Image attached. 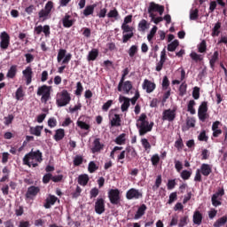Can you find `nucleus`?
Masks as SVG:
<instances>
[{"instance_id":"58836bf2","label":"nucleus","mask_w":227,"mask_h":227,"mask_svg":"<svg viewBox=\"0 0 227 227\" xmlns=\"http://www.w3.org/2000/svg\"><path fill=\"white\" fill-rule=\"evenodd\" d=\"M200 11L198 9L190 11V20H198L200 17Z\"/></svg>"},{"instance_id":"412c9836","label":"nucleus","mask_w":227,"mask_h":227,"mask_svg":"<svg viewBox=\"0 0 227 227\" xmlns=\"http://www.w3.org/2000/svg\"><path fill=\"white\" fill-rule=\"evenodd\" d=\"M200 173L203 176H208L212 173V167L207 163L200 166Z\"/></svg>"},{"instance_id":"774afa93","label":"nucleus","mask_w":227,"mask_h":227,"mask_svg":"<svg viewBox=\"0 0 227 227\" xmlns=\"http://www.w3.org/2000/svg\"><path fill=\"white\" fill-rule=\"evenodd\" d=\"M192 98H194V100H198V98H200V87L193 88Z\"/></svg>"},{"instance_id":"bb28decb","label":"nucleus","mask_w":227,"mask_h":227,"mask_svg":"<svg viewBox=\"0 0 227 227\" xmlns=\"http://www.w3.org/2000/svg\"><path fill=\"white\" fill-rule=\"evenodd\" d=\"M95 8H97V4L87 5L83 10L84 17H90V15H93V12H95Z\"/></svg>"},{"instance_id":"a878e982","label":"nucleus","mask_w":227,"mask_h":227,"mask_svg":"<svg viewBox=\"0 0 227 227\" xmlns=\"http://www.w3.org/2000/svg\"><path fill=\"white\" fill-rule=\"evenodd\" d=\"M56 201H58V197L50 195L49 198L46 199V202L43 205L44 208H51V206L55 205Z\"/></svg>"},{"instance_id":"b1692460","label":"nucleus","mask_w":227,"mask_h":227,"mask_svg":"<svg viewBox=\"0 0 227 227\" xmlns=\"http://www.w3.org/2000/svg\"><path fill=\"white\" fill-rule=\"evenodd\" d=\"M89 182H90V176L87 174H82L78 176L79 185H82V187H86Z\"/></svg>"},{"instance_id":"5fc2aeb1","label":"nucleus","mask_w":227,"mask_h":227,"mask_svg":"<svg viewBox=\"0 0 227 227\" xmlns=\"http://www.w3.org/2000/svg\"><path fill=\"white\" fill-rule=\"evenodd\" d=\"M98 194H100V191L98 190V188L94 187L90 191V200H93V198H97V196H98Z\"/></svg>"},{"instance_id":"39448f33","label":"nucleus","mask_w":227,"mask_h":227,"mask_svg":"<svg viewBox=\"0 0 227 227\" xmlns=\"http://www.w3.org/2000/svg\"><path fill=\"white\" fill-rule=\"evenodd\" d=\"M108 199L112 205L120 207L121 205V195L119 189H111L108 192Z\"/></svg>"},{"instance_id":"79ce46f5","label":"nucleus","mask_w":227,"mask_h":227,"mask_svg":"<svg viewBox=\"0 0 227 227\" xmlns=\"http://www.w3.org/2000/svg\"><path fill=\"white\" fill-rule=\"evenodd\" d=\"M198 51L201 54H203V52H207V41L202 40L200 42V43L198 45Z\"/></svg>"},{"instance_id":"473e14b6","label":"nucleus","mask_w":227,"mask_h":227,"mask_svg":"<svg viewBox=\"0 0 227 227\" xmlns=\"http://www.w3.org/2000/svg\"><path fill=\"white\" fill-rule=\"evenodd\" d=\"M221 35V22H216L212 29L211 36L215 37Z\"/></svg>"},{"instance_id":"9d476101","label":"nucleus","mask_w":227,"mask_h":227,"mask_svg":"<svg viewBox=\"0 0 227 227\" xmlns=\"http://www.w3.org/2000/svg\"><path fill=\"white\" fill-rule=\"evenodd\" d=\"M132 88H134V85H132V82L125 81L121 83V85H120V83L118 84L117 90L118 91H122L124 95H129V93H132Z\"/></svg>"},{"instance_id":"393cba45","label":"nucleus","mask_w":227,"mask_h":227,"mask_svg":"<svg viewBox=\"0 0 227 227\" xmlns=\"http://www.w3.org/2000/svg\"><path fill=\"white\" fill-rule=\"evenodd\" d=\"M42 130H43V126L30 127L29 129L30 134H32V136H36L37 137L42 136Z\"/></svg>"},{"instance_id":"de8ad7c7","label":"nucleus","mask_w":227,"mask_h":227,"mask_svg":"<svg viewBox=\"0 0 227 227\" xmlns=\"http://www.w3.org/2000/svg\"><path fill=\"white\" fill-rule=\"evenodd\" d=\"M199 141H205V143L208 142V136H207V131L202 130L200 135L198 136Z\"/></svg>"},{"instance_id":"9b49d317","label":"nucleus","mask_w":227,"mask_h":227,"mask_svg":"<svg viewBox=\"0 0 227 227\" xmlns=\"http://www.w3.org/2000/svg\"><path fill=\"white\" fill-rule=\"evenodd\" d=\"M10 47V35L6 32H2L0 34V49L2 51H6Z\"/></svg>"},{"instance_id":"8fccbe9b","label":"nucleus","mask_w":227,"mask_h":227,"mask_svg":"<svg viewBox=\"0 0 227 227\" xmlns=\"http://www.w3.org/2000/svg\"><path fill=\"white\" fill-rule=\"evenodd\" d=\"M121 29H122V35H125V33H134V27L129 26V25H125L122 24L121 25Z\"/></svg>"},{"instance_id":"338daca9","label":"nucleus","mask_w":227,"mask_h":227,"mask_svg":"<svg viewBox=\"0 0 227 227\" xmlns=\"http://www.w3.org/2000/svg\"><path fill=\"white\" fill-rule=\"evenodd\" d=\"M175 147L177 148V150H182L184 148V140L181 137L175 142Z\"/></svg>"},{"instance_id":"f257e3e1","label":"nucleus","mask_w":227,"mask_h":227,"mask_svg":"<svg viewBox=\"0 0 227 227\" xmlns=\"http://www.w3.org/2000/svg\"><path fill=\"white\" fill-rule=\"evenodd\" d=\"M43 162V153L40 150L32 149L23 158L24 166L28 168H38V164Z\"/></svg>"},{"instance_id":"f3484780","label":"nucleus","mask_w":227,"mask_h":227,"mask_svg":"<svg viewBox=\"0 0 227 227\" xmlns=\"http://www.w3.org/2000/svg\"><path fill=\"white\" fill-rule=\"evenodd\" d=\"M155 88L156 85L154 82H152L150 80L144 81L143 89L146 90V93H153Z\"/></svg>"},{"instance_id":"052dcab7","label":"nucleus","mask_w":227,"mask_h":227,"mask_svg":"<svg viewBox=\"0 0 227 227\" xmlns=\"http://www.w3.org/2000/svg\"><path fill=\"white\" fill-rule=\"evenodd\" d=\"M151 162L153 166H158L159 162H160V157L159 156V154L153 155L151 158Z\"/></svg>"},{"instance_id":"c85d7f7f","label":"nucleus","mask_w":227,"mask_h":227,"mask_svg":"<svg viewBox=\"0 0 227 227\" xmlns=\"http://www.w3.org/2000/svg\"><path fill=\"white\" fill-rule=\"evenodd\" d=\"M146 208H147L146 205L145 204H142L138 207V209H137V213H136V215L134 216V219H141V217H143L145 212H146Z\"/></svg>"},{"instance_id":"37998d69","label":"nucleus","mask_w":227,"mask_h":227,"mask_svg":"<svg viewBox=\"0 0 227 227\" xmlns=\"http://www.w3.org/2000/svg\"><path fill=\"white\" fill-rule=\"evenodd\" d=\"M138 51L137 45H132L128 51L129 58H134Z\"/></svg>"},{"instance_id":"4c0bfd02","label":"nucleus","mask_w":227,"mask_h":227,"mask_svg":"<svg viewBox=\"0 0 227 227\" xmlns=\"http://www.w3.org/2000/svg\"><path fill=\"white\" fill-rule=\"evenodd\" d=\"M76 125L82 130H90V129H91V126H90V124H88V123H86L85 121H77Z\"/></svg>"},{"instance_id":"72a5a7b5","label":"nucleus","mask_w":227,"mask_h":227,"mask_svg":"<svg viewBox=\"0 0 227 227\" xmlns=\"http://www.w3.org/2000/svg\"><path fill=\"white\" fill-rule=\"evenodd\" d=\"M150 25L148 24V21H146V20H142L138 23V31L142 33H145V31H146V29H148Z\"/></svg>"},{"instance_id":"2f4dec72","label":"nucleus","mask_w":227,"mask_h":227,"mask_svg":"<svg viewBox=\"0 0 227 227\" xmlns=\"http://www.w3.org/2000/svg\"><path fill=\"white\" fill-rule=\"evenodd\" d=\"M65 137V129H59L55 131V135L53 136V139L57 142L61 141Z\"/></svg>"},{"instance_id":"c9c22d12","label":"nucleus","mask_w":227,"mask_h":227,"mask_svg":"<svg viewBox=\"0 0 227 227\" xmlns=\"http://www.w3.org/2000/svg\"><path fill=\"white\" fill-rule=\"evenodd\" d=\"M180 43L178 42V40H174L172 43L168 44L167 49L168 52H175L176 51V47H178Z\"/></svg>"},{"instance_id":"ddd939ff","label":"nucleus","mask_w":227,"mask_h":227,"mask_svg":"<svg viewBox=\"0 0 227 227\" xmlns=\"http://www.w3.org/2000/svg\"><path fill=\"white\" fill-rule=\"evenodd\" d=\"M151 12H158L160 15H162V13H164V6L151 2L148 7V13H151Z\"/></svg>"},{"instance_id":"7ed1b4c3","label":"nucleus","mask_w":227,"mask_h":227,"mask_svg":"<svg viewBox=\"0 0 227 227\" xmlns=\"http://www.w3.org/2000/svg\"><path fill=\"white\" fill-rule=\"evenodd\" d=\"M71 100L72 97L70 96V92L67 90H63L61 92L57 94L56 105L58 107H65L70 104Z\"/></svg>"},{"instance_id":"2eb2a0df","label":"nucleus","mask_w":227,"mask_h":227,"mask_svg":"<svg viewBox=\"0 0 227 227\" xmlns=\"http://www.w3.org/2000/svg\"><path fill=\"white\" fill-rule=\"evenodd\" d=\"M62 24L64 27H72V26L75 24V20L72 19V16H70V14H66L62 19Z\"/></svg>"},{"instance_id":"ea45409f","label":"nucleus","mask_w":227,"mask_h":227,"mask_svg":"<svg viewBox=\"0 0 227 227\" xmlns=\"http://www.w3.org/2000/svg\"><path fill=\"white\" fill-rule=\"evenodd\" d=\"M82 162H84V158L81 155H76L73 160V164L75 167L81 166V164H82Z\"/></svg>"},{"instance_id":"dca6fc26","label":"nucleus","mask_w":227,"mask_h":227,"mask_svg":"<svg viewBox=\"0 0 227 227\" xmlns=\"http://www.w3.org/2000/svg\"><path fill=\"white\" fill-rule=\"evenodd\" d=\"M101 150H104V144L100 143V138H95L91 148L92 153H98Z\"/></svg>"},{"instance_id":"864d4df0","label":"nucleus","mask_w":227,"mask_h":227,"mask_svg":"<svg viewBox=\"0 0 227 227\" xmlns=\"http://www.w3.org/2000/svg\"><path fill=\"white\" fill-rule=\"evenodd\" d=\"M192 175V171H189V170H183L181 172V178L183 180H189V178H191Z\"/></svg>"},{"instance_id":"c03bdc74","label":"nucleus","mask_w":227,"mask_h":227,"mask_svg":"<svg viewBox=\"0 0 227 227\" xmlns=\"http://www.w3.org/2000/svg\"><path fill=\"white\" fill-rule=\"evenodd\" d=\"M15 97L16 100H22V98H24V90L22 87L17 89Z\"/></svg>"},{"instance_id":"603ef678","label":"nucleus","mask_w":227,"mask_h":227,"mask_svg":"<svg viewBox=\"0 0 227 227\" xmlns=\"http://www.w3.org/2000/svg\"><path fill=\"white\" fill-rule=\"evenodd\" d=\"M98 169V166L95 163V161H90L88 166V171L90 173H95Z\"/></svg>"},{"instance_id":"20e7f679","label":"nucleus","mask_w":227,"mask_h":227,"mask_svg":"<svg viewBox=\"0 0 227 227\" xmlns=\"http://www.w3.org/2000/svg\"><path fill=\"white\" fill-rule=\"evenodd\" d=\"M51 90H52V87L45 84L38 87L36 94H37V97H41L42 104H47L48 100H51Z\"/></svg>"},{"instance_id":"3c124183","label":"nucleus","mask_w":227,"mask_h":227,"mask_svg":"<svg viewBox=\"0 0 227 227\" xmlns=\"http://www.w3.org/2000/svg\"><path fill=\"white\" fill-rule=\"evenodd\" d=\"M176 200H178V195H177L176 192L170 193L169 199L168 201V205H173V203H175V201H176Z\"/></svg>"},{"instance_id":"7c9ffc66","label":"nucleus","mask_w":227,"mask_h":227,"mask_svg":"<svg viewBox=\"0 0 227 227\" xmlns=\"http://www.w3.org/2000/svg\"><path fill=\"white\" fill-rule=\"evenodd\" d=\"M227 223V215L218 218L213 224L214 227H223Z\"/></svg>"},{"instance_id":"f704fd0d","label":"nucleus","mask_w":227,"mask_h":227,"mask_svg":"<svg viewBox=\"0 0 227 227\" xmlns=\"http://www.w3.org/2000/svg\"><path fill=\"white\" fill-rule=\"evenodd\" d=\"M98 58V49H92L87 57L88 61H95Z\"/></svg>"},{"instance_id":"a19ab883","label":"nucleus","mask_w":227,"mask_h":227,"mask_svg":"<svg viewBox=\"0 0 227 227\" xmlns=\"http://www.w3.org/2000/svg\"><path fill=\"white\" fill-rule=\"evenodd\" d=\"M82 91H84V88L82 87V83L81 82H78L76 83V90H75L76 97H81V95H82Z\"/></svg>"},{"instance_id":"6e6552de","label":"nucleus","mask_w":227,"mask_h":227,"mask_svg":"<svg viewBox=\"0 0 227 227\" xmlns=\"http://www.w3.org/2000/svg\"><path fill=\"white\" fill-rule=\"evenodd\" d=\"M175 118H176V109H167L162 113V120L163 121H175Z\"/></svg>"},{"instance_id":"09e8293b","label":"nucleus","mask_w":227,"mask_h":227,"mask_svg":"<svg viewBox=\"0 0 227 227\" xmlns=\"http://www.w3.org/2000/svg\"><path fill=\"white\" fill-rule=\"evenodd\" d=\"M186 125L189 128L194 129L196 127V120L193 117H188L186 119Z\"/></svg>"},{"instance_id":"a211bd4d","label":"nucleus","mask_w":227,"mask_h":227,"mask_svg":"<svg viewBox=\"0 0 227 227\" xmlns=\"http://www.w3.org/2000/svg\"><path fill=\"white\" fill-rule=\"evenodd\" d=\"M39 192H40V187L32 185L27 188L26 196L27 198H31L32 196H37Z\"/></svg>"},{"instance_id":"49530a36","label":"nucleus","mask_w":227,"mask_h":227,"mask_svg":"<svg viewBox=\"0 0 227 227\" xmlns=\"http://www.w3.org/2000/svg\"><path fill=\"white\" fill-rule=\"evenodd\" d=\"M157 26L153 27L150 33L147 35V40L148 42H152L153 40V37L155 36V34L157 33Z\"/></svg>"},{"instance_id":"4be33fe9","label":"nucleus","mask_w":227,"mask_h":227,"mask_svg":"<svg viewBox=\"0 0 227 227\" xmlns=\"http://www.w3.org/2000/svg\"><path fill=\"white\" fill-rule=\"evenodd\" d=\"M193 224L200 226L203 223V215L200 211H195L193 213Z\"/></svg>"},{"instance_id":"5701e85b","label":"nucleus","mask_w":227,"mask_h":227,"mask_svg":"<svg viewBox=\"0 0 227 227\" xmlns=\"http://www.w3.org/2000/svg\"><path fill=\"white\" fill-rule=\"evenodd\" d=\"M17 72H18L17 65L11 66V67L9 68L6 74L7 79H15V77L17 76Z\"/></svg>"},{"instance_id":"4468645a","label":"nucleus","mask_w":227,"mask_h":227,"mask_svg":"<svg viewBox=\"0 0 227 227\" xmlns=\"http://www.w3.org/2000/svg\"><path fill=\"white\" fill-rule=\"evenodd\" d=\"M119 101L123 102L121 106V111H122V113H126V111H129V107H130V98L125 96H121L119 98Z\"/></svg>"},{"instance_id":"69168bd1","label":"nucleus","mask_w":227,"mask_h":227,"mask_svg":"<svg viewBox=\"0 0 227 227\" xmlns=\"http://www.w3.org/2000/svg\"><path fill=\"white\" fill-rule=\"evenodd\" d=\"M142 146L145 148V150H150L152 148V145H150V142H148V139L142 138L141 139Z\"/></svg>"},{"instance_id":"423d86ee","label":"nucleus","mask_w":227,"mask_h":227,"mask_svg":"<svg viewBox=\"0 0 227 227\" xmlns=\"http://www.w3.org/2000/svg\"><path fill=\"white\" fill-rule=\"evenodd\" d=\"M198 116L200 121H207L208 120V102L204 101L200 104L198 109Z\"/></svg>"},{"instance_id":"1a4fd4ad","label":"nucleus","mask_w":227,"mask_h":227,"mask_svg":"<svg viewBox=\"0 0 227 227\" xmlns=\"http://www.w3.org/2000/svg\"><path fill=\"white\" fill-rule=\"evenodd\" d=\"M95 212L98 214V215H102L104 212H106V200L103 198H98L95 202Z\"/></svg>"},{"instance_id":"f03ea898","label":"nucleus","mask_w":227,"mask_h":227,"mask_svg":"<svg viewBox=\"0 0 227 227\" xmlns=\"http://www.w3.org/2000/svg\"><path fill=\"white\" fill-rule=\"evenodd\" d=\"M153 121H148V116L146 114H141L139 118L137 120V129H138L139 136H145L148 132H152L153 129Z\"/></svg>"},{"instance_id":"4d7b16f0","label":"nucleus","mask_w":227,"mask_h":227,"mask_svg":"<svg viewBox=\"0 0 227 227\" xmlns=\"http://www.w3.org/2000/svg\"><path fill=\"white\" fill-rule=\"evenodd\" d=\"M67 55V50L60 49L58 53L57 61L58 63H61V60Z\"/></svg>"},{"instance_id":"aec40b11","label":"nucleus","mask_w":227,"mask_h":227,"mask_svg":"<svg viewBox=\"0 0 227 227\" xmlns=\"http://www.w3.org/2000/svg\"><path fill=\"white\" fill-rule=\"evenodd\" d=\"M110 125L111 127H121V117H120V114H114V117L110 121Z\"/></svg>"},{"instance_id":"cd10ccee","label":"nucleus","mask_w":227,"mask_h":227,"mask_svg":"<svg viewBox=\"0 0 227 227\" xmlns=\"http://www.w3.org/2000/svg\"><path fill=\"white\" fill-rule=\"evenodd\" d=\"M126 157L129 159V160H132V159L136 158L137 155V153H136V149L134 147L128 146L126 147Z\"/></svg>"},{"instance_id":"680f3d73","label":"nucleus","mask_w":227,"mask_h":227,"mask_svg":"<svg viewBox=\"0 0 227 227\" xmlns=\"http://www.w3.org/2000/svg\"><path fill=\"white\" fill-rule=\"evenodd\" d=\"M116 145H125V134L122 133L115 138Z\"/></svg>"},{"instance_id":"e2e57ef3","label":"nucleus","mask_w":227,"mask_h":227,"mask_svg":"<svg viewBox=\"0 0 227 227\" xmlns=\"http://www.w3.org/2000/svg\"><path fill=\"white\" fill-rule=\"evenodd\" d=\"M161 86L163 90H168V88H169V79L168 78V76L163 77Z\"/></svg>"},{"instance_id":"0e129e2a","label":"nucleus","mask_w":227,"mask_h":227,"mask_svg":"<svg viewBox=\"0 0 227 227\" xmlns=\"http://www.w3.org/2000/svg\"><path fill=\"white\" fill-rule=\"evenodd\" d=\"M134 36V32L129 33V34H123L122 35V43H127L130 38Z\"/></svg>"},{"instance_id":"c756f323","label":"nucleus","mask_w":227,"mask_h":227,"mask_svg":"<svg viewBox=\"0 0 227 227\" xmlns=\"http://www.w3.org/2000/svg\"><path fill=\"white\" fill-rule=\"evenodd\" d=\"M217 61H219V51H216L214 52L209 60L210 67L213 70L215 68V63H217Z\"/></svg>"},{"instance_id":"bf43d9fd","label":"nucleus","mask_w":227,"mask_h":227,"mask_svg":"<svg viewBox=\"0 0 227 227\" xmlns=\"http://www.w3.org/2000/svg\"><path fill=\"white\" fill-rule=\"evenodd\" d=\"M162 184V176H158L155 181V185L153 186V191H157Z\"/></svg>"},{"instance_id":"6ab92c4d","label":"nucleus","mask_w":227,"mask_h":227,"mask_svg":"<svg viewBox=\"0 0 227 227\" xmlns=\"http://www.w3.org/2000/svg\"><path fill=\"white\" fill-rule=\"evenodd\" d=\"M22 74L27 81V84H29L33 81V69L31 67H27L23 70Z\"/></svg>"},{"instance_id":"e433bc0d","label":"nucleus","mask_w":227,"mask_h":227,"mask_svg":"<svg viewBox=\"0 0 227 227\" xmlns=\"http://www.w3.org/2000/svg\"><path fill=\"white\" fill-rule=\"evenodd\" d=\"M194 106H196V101H194V99L190 100L187 106V111L191 113V114H196V109H194Z\"/></svg>"},{"instance_id":"0eeeda50","label":"nucleus","mask_w":227,"mask_h":227,"mask_svg":"<svg viewBox=\"0 0 227 227\" xmlns=\"http://www.w3.org/2000/svg\"><path fill=\"white\" fill-rule=\"evenodd\" d=\"M54 8V3L52 1H49L45 6L44 9H42L39 13V19L42 20V21L47 20L49 19V15H51V12H52V9Z\"/></svg>"},{"instance_id":"6e6d98bb","label":"nucleus","mask_w":227,"mask_h":227,"mask_svg":"<svg viewBox=\"0 0 227 227\" xmlns=\"http://www.w3.org/2000/svg\"><path fill=\"white\" fill-rule=\"evenodd\" d=\"M190 57L192 58V59L193 61H196V63H198V61H202L203 60V57H201V55L192 51L191 54H190Z\"/></svg>"},{"instance_id":"a18cd8bd","label":"nucleus","mask_w":227,"mask_h":227,"mask_svg":"<svg viewBox=\"0 0 227 227\" xmlns=\"http://www.w3.org/2000/svg\"><path fill=\"white\" fill-rule=\"evenodd\" d=\"M187 94V83L183 82L179 87V95L180 97H184V95Z\"/></svg>"},{"instance_id":"13d9d810","label":"nucleus","mask_w":227,"mask_h":227,"mask_svg":"<svg viewBox=\"0 0 227 227\" xmlns=\"http://www.w3.org/2000/svg\"><path fill=\"white\" fill-rule=\"evenodd\" d=\"M118 15H120V13L118 12V10L114 9L111 10L108 13H107V17L108 19H118Z\"/></svg>"},{"instance_id":"f8f14e48","label":"nucleus","mask_w":227,"mask_h":227,"mask_svg":"<svg viewBox=\"0 0 227 227\" xmlns=\"http://www.w3.org/2000/svg\"><path fill=\"white\" fill-rule=\"evenodd\" d=\"M126 198L128 200H139L143 198V193L136 188H131L126 192Z\"/></svg>"}]
</instances>
